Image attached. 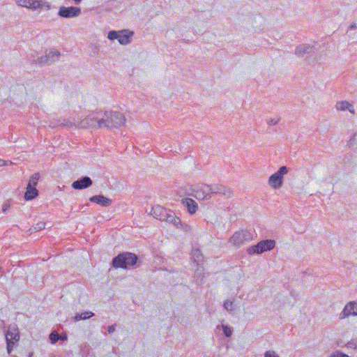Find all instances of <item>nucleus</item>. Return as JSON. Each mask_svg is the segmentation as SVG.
I'll return each mask as SVG.
<instances>
[{"instance_id": "obj_1", "label": "nucleus", "mask_w": 357, "mask_h": 357, "mask_svg": "<svg viewBox=\"0 0 357 357\" xmlns=\"http://www.w3.org/2000/svg\"><path fill=\"white\" fill-rule=\"evenodd\" d=\"M138 257L130 252H125L119 254L112 261V266L115 268L127 269L137 264Z\"/></svg>"}, {"instance_id": "obj_2", "label": "nucleus", "mask_w": 357, "mask_h": 357, "mask_svg": "<svg viewBox=\"0 0 357 357\" xmlns=\"http://www.w3.org/2000/svg\"><path fill=\"white\" fill-rule=\"evenodd\" d=\"M104 119L102 112H93L77 123L78 128H101Z\"/></svg>"}, {"instance_id": "obj_3", "label": "nucleus", "mask_w": 357, "mask_h": 357, "mask_svg": "<svg viewBox=\"0 0 357 357\" xmlns=\"http://www.w3.org/2000/svg\"><path fill=\"white\" fill-rule=\"evenodd\" d=\"M104 123L102 128H118L125 123L126 118L119 112H102Z\"/></svg>"}, {"instance_id": "obj_4", "label": "nucleus", "mask_w": 357, "mask_h": 357, "mask_svg": "<svg viewBox=\"0 0 357 357\" xmlns=\"http://www.w3.org/2000/svg\"><path fill=\"white\" fill-rule=\"evenodd\" d=\"M275 246V241L272 239L263 240L257 244L250 246L247 249L249 255L261 254L266 251L273 250Z\"/></svg>"}, {"instance_id": "obj_5", "label": "nucleus", "mask_w": 357, "mask_h": 357, "mask_svg": "<svg viewBox=\"0 0 357 357\" xmlns=\"http://www.w3.org/2000/svg\"><path fill=\"white\" fill-rule=\"evenodd\" d=\"M289 172V168L282 166L279 169L272 174L268 181V185L273 189H279L283 184L284 176Z\"/></svg>"}, {"instance_id": "obj_6", "label": "nucleus", "mask_w": 357, "mask_h": 357, "mask_svg": "<svg viewBox=\"0 0 357 357\" xmlns=\"http://www.w3.org/2000/svg\"><path fill=\"white\" fill-rule=\"evenodd\" d=\"M133 36L132 31L122 30L121 31H110L108 33L107 38L111 40L117 39L121 45H128L131 42V37Z\"/></svg>"}, {"instance_id": "obj_7", "label": "nucleus", "mask_w": 357, "mask_h": 357, "mask_svg": "<svg viewBox=\"0 0 357 357\" xmlns=\"http://www.w3.org/2000/svg\"><path fill=\"white\" fill-rule=\"evenodd\" d=\"M20 340V333L17 328L10 326L6 333V349L10 354L13 351V346L18 342Z\"/></svg>"}, {"instance_id": "obj_8", "label": "nucleus", "mask_w": 357, "mask_h": 357, "mask_svg": "<svg viewBox=\"0 0 357 357\" xmlns=\"http://www.w3.org/2000/svg\"><path fill=\"white\" fill-rule=\"evenodd\" d=\"M252 239V234L250 231L244 230L235 232L229 238V242L236 247H240Z\"/></svg>"}, {"instance_id": "obj_9", "label": "nucleus", "mask_w": 357, "mask_h": 357, "mask_svg": "<svg viewBox=\"0 0 357 357\" xmlns=\"http://www.w3.org/2000/svg\"><path fill=\"white\" fill-rule=\"evenodd\" d=\"M61 54L58 50H51L45 55L41 56L33 60V62L38 63L40 66L51 65L55 61H58Z\"/></svg>"}, {"instance_id": "obj_10", "label": "nucleus", "mask_w": 357, "mask_h": 357, "mask_svg": "<svg viewBox=\"0 0 357 357\" xmlns=\"http://www.w3.org/2000/svg\"><path fill=\"white\" fill-rule=\"evenodd\" d=\"M81 13V9L78 7L70 6L65 7L61 6L59 8L58 15L63 18H70L77 17Z\"/></svg>"}, {"instance_id": "obj_11", "label": "nucleus", "mask_w": 357, "mask_h": 357, "mask_svg": "<svg viewBox=\"0 0 357 357\" xmlns=\"http://www.w3.org/2000/svg\"><path fill=\"white\" fill-rule=\"evenodd\" d=\"M211 196L213 194H220L226 197H231L233 195L231 190L222 184L208 185Z\"/></svg>"}, {"instance_id": "obj_12", "label": "nucleus", "mask_w": 357, "mask_h": 357, "mask_svg": "<svg viewBox=\"0 0 357 357\" xmlns=\"http://www.w3.org/2000/svg\"><path fill=\"white\" fill-rule=\"evenodd\" d=\"M351 315L357 316V302L351 301L347 303L340 312L339 318L343 319Z\"/></svg>"}, {"instance_id": "obj_13", "label": "nucleus", "mask_w": 357, "mask_h": 357, "mask_svg": "<svg viewBox=\"0 0 357 357\" xmlns=\"http://www.w3.org/2000/svg\"><path fill=\"white\" fill-rule=\"evenodd\" d=\"M93 184V181L90 177L86 176L75 181L72 183V187L75 190H84L90 187Z\"/></svg>"}, {"instance_id": "obj_14", "label": "nucleus", "mask_w": 357, "mask_h": 357, "mask_svg": "<svg viewBox=\"0 0 357 357\" xmlns=\"http://www.w3.org/2000/svg\"><path fill=\"white\" fill-rule=\"evenodd\" d=\"M195 197L200 200H209L211 199L208 185H203L195 190Z\"/></svg>"}, {"instance_id": "obj_15", "label": "nucleus", "mask_w": 357, "mask_h": 357, "mask_svg": "<svg viewBox=\"0 0 357 357\" xmlns=\"http://www.w3.org/2000/svg\"><path fill=\"white\" fill-rule=\"evenodd\" d=\"M169 210L160 206L157 205L152 208L151 215L156 219L160 220V221H164L167 219V215L169 213Z\"/></svg>"}, {"instance_id": "obj_16", "label": "nucleus", "mask_w": 357, "mask_h": 357, "mask_svg": "<svg viewBox=\"0 0 357 357\" xmlns=\"http://www.w3.org/2000/svg\"><path fill=\"white\" fill-rule=\"evenodd\" d=\"M314 46L309 44H301L296 47L295 54L298 57L310 54L313 52Z\"/></svg>"}, {"instance_id": "obj_17", "label": "nucleus", "mask_w": 357, "mask_h": 357, "mask_svg": "<svg viewBox=\"0 0 357 357\" xmlns=\"http://www.w3.org/2000/svg\"><path fill=\"white\" fill-rule=\"evenodd\" d=\"M90 202L99 204L102 206H109L112 204V200L102 195H94L89 198Z\"/></svg>"}, {"instance_id": "obj_18", "label": "nucleus", "mask_w": 357, "mask_h": 357, "mask_svg": "<svg viewBox=\"0 0 357 357\" xmlns=\"http://www.w3.org/2000/svg\"><path fill=\"white\" fill-rule=\"evenodd\" d=\"M31 6L29 9L36 10L38 9H45L48 10L50 9V6L48 2L43 0H31Z\"/></svg>"}, {"instance_id": "obj_19", "label": "nucleus", "mask_w": 357, "mask_h": 357, "mask_svg": "<svg viewBox=\"0 0 357 357\" xmlns=\"http://www.w3.org/2000/svg\"><path fill=\"white\" fill-rule=\"evenodd\" d=\"M191 259L196 266L202 264L204 261V256L201 250L198 248L193 249L191 252Z\"/></svg>"}, {"instance_id": "obj_20", "label": "nucleus", "mask_w": 357, "mask_h": 357, "mask_svg": "<svg viewBox=\"0 0 357 357\" xmlns=\"http://www.w3.org/2000/svg\"><path fill=\"white\" fill-rule=\"evenodd\" d=\"M183 204L187 207L188 212L190 214L196 213L198 205L197 203L191 198H185L182 200Z\"/></svg>"}, {"instance_id": "obj_21", "label": "nucleus", "mask_w": 357, "mask_h": 357, "mask_svg": "<svg viewBox=\"0 0 357 357\" xmlns=\"http://www.w3.org/2000/svg\"><path fill=\"white\" fill-rule=\"evenodd\" d=\"M164 221L172 224L176 228H179L180 226H181V221L180 218L176 216L175 213L170 210L169 211V213L167 215V219H165Z\"/></svg>"}, {"instance_id": "obj_22", "label": "nucleus", "mask_w": 357, "mask_h": 357, "mask_svg": "<svg viewBox=\"0 0 357 357\" xmlns=\"http://www.w3.org/2000/svg\"><path fill=\"white\" fill-rule=\"evenodd\" d=\"M335 107L337 110H349L351 114L355 113V110L353 107V105L346 100L337 102L335 105Z\"/></svg>"}, {"instance_id": "obj_23", "label": "nucleus", "mask_w": 357, "mask_h": 357, "mask_svg": "<svg viewBox=\"0 0 357 357\" xmlns=\"http://www.w3.org/2000/svg\"><path fill=\"white\" fill-rule=\"evenodd\" d=\"M38 191L35 187L27 185L24 198L26 200H32L38 196Z\"/></svg>"}, {"instance_id": "obj_24", "label": "nucleus", "mask_w": 357, "mask_h": 357, "mask_svg": "<svg viewBox=\"0 0 357 357\" xmlns=\"http://www.w3.org/2000/svg\"><path fill=\"white\" fill-rule=\"evenodd\" d=\"M94 315V313L90 311L84 312L82 313H77L74 317L75 321H78L89 319Z\"/></svg>"}, {"instance_id": "obj_25", "label": "nucleus", "mask_w": 357, "mask_h": 357, "mask_svg": "<svg viewBox=\"0 0 357 357\" xmlns=\"http://www.w3.org/2000/svg\"><path fill=\"white\" fill-rule=\"evenodd\" d=\"M195 278H196L197 280H202L204 278V268L202 264H200L199 266H197V268L195 272Z\"/></svg>"}, {"instance_id": "obj_26", "label": "nucleus", "mask_w": 357, "mask_h": 357, "mask_svg": "<svg viewBox=\"0 0 357 357\" xmlns=\"http://www.w3.org/2000/svg\"><path fill=\"white\" fill-rule=\"evenodd\" d=\"M39 178H40V174L39 173H35L33 174L30 179H29V183H28V186H32V187H35L38 184V181L39 180Z\"/></svg>"}, {"instance_id": "obj_27", "label": "nucleus", "mask_w": 357, "mask_h": 357, "mask_svg": "<svg viewBox=\"0 0 357 357\" xmlns=\"http://www.w3.org/2000/svg\"><path fill=\"white\" fill-rule=\"evenodd\" d=\"M45 225L46 224L44 222H39L36 223V225H33L29 229V231L31 233L40 231V230L45 229Z\"/></svg>"}, {"instance_id": "obj_28", "label": "nucleus", "mask_w": 357, "mask_h": 357, "mask_svg": "<svg viewBox=\"0 0 357 357\" xmlns=\"http://www.w3.org/2000/svg\"><path fill=\"white\" fill-rule=\"evenodd\" d=\"M15 1L18 6L29 8L31 6V0H15Z\"/></svg>"}, {"instance_id": "obj_29", "label": "nucleus", "mask_w": 357, "mask_h": 357, "mask_svg": "<svg viewBox=\"0 0 357 357\" xmlns=\"http://www.w3.org/2000/svg\"><path fill=\"white\" fill-rule=\"evenodd\" d=\"M357 144V133H354L347 143L349 148H353Z\"/></svg>"}, {"instance_id": "obj_30", "label": "nucleus", "mask_w": 357, "mask_h": 357, "mask_svg": "<svg viewBox=\"0 0 357 357\" xmlns=\"http://www.w3.org/2000/svg\"><path fill=\"white\" fill-rule=\"evenodd\" d=\"M224 307L225 310H227L229 312H232L235 310L234 303L229 300L226 301L224 303Z\"/></svg>"}, {"instance_id": "obj_31", "label": "nucleus", "mask_w": 357, "mask_h": 357, "mask_svg": "<svg viewBox=\"0 0 357 357\" xmlns=\"http://www.w3.org/2000/svg\"><path fill=\"white\" fill-rule=\"evenodd\" d=\"M60 125L63 126V127H69V128L75 127V128H77V123L76 124L75 123L71 122L69 120H66V119H63V122L61 123Z\"/></svg>"}, {"instance_id": "obj_32", "label": "nucleus", "mask_w": 357, "mask_h": 357, "mask_svg": "<svg viewBox=\"0 0 357 357\" xmlns=\"http://www.w3.org/2000/svg\"><path fill=\"white\" fill-rule=\"evenodd\" d=\"M222 327L223 333L226 337H229L232 335V330L229 326L227 325H222Z\"/></svg>"}, {"instance_id": "obj_33", "label": "nucleus", "mask_w": 357, "mask_h": 357, "mask_svg": "<svg viewBox=\"0 0 357 357\" xmlns=\"http://www.w3.org/2000/svg\"><path fill=\"white\" fill-rule=\"evenodd\" d=\"M328 357H349L347 354L339 351L336 350L333 352Z\"/></svg>"}, {"instance_id": "obj_34", "label": "nucleus", "mask_w": 357, "mask_h": 357, "mask_svg": "<svg viewBox=\"0 0 357 357\" xmlns=\"http://www.w3.org/2000/svg\"><path fill=\"white\" fill-rule=\"evenodd\" d=\"M346 347L349 349H357V340H351L346 344Z\"/></svg>"}, {"instance_id": "obj_35", "label": "nucleus", "mask_w": 357, "mask_h": 357, "mask_svg": "<svg viewBox=\"0 0 357 357\" xmlns=\"http://www.w3.org/2000/svg\"><path fill=\"white\" fill-rule=\"evenodd\" d=\"M50 339L52 343H56L59 340V337L56 333L52 332L50 335Z\"/></svg>"}, {"instance_id": "obj_36", "label": "nucleus", "mask_w": 357, "mask_h": 357, "mask_svg": "<svg viewBox=\"0 0 357 357\" xmlns=\"http://www.w3.org/2000/svg\"><path fill=\"white\" fill-rule=\"evenodd\" d=\"M280 117H278L276 119H273V118H271V119H267V123L269 125V126H273V125H276L278 123V122L280 121Z\"/></svg>"}, {"instance_id": "obj_37", "label": "nucleus", "mask_w": 357, "mask_h": 357, "mask_svg": "<svg viewBox=\"0 0 357 357\" xmlns=\"http://www.w3.org/2000/svg\"><path fill=\"white\" fill-rule=\"evenodd\" d=\"M116 324H112V325H111V326H109L107 327V331H108V333H114V332L115 331V330H116Z\"/></svg>"}, {"instance_id": "obj_38", "label": "nucleus", "mask_w": 357, "mask_h": 357, "mask_svg": "<svg viewBox=\"0 0 357 357\" xmlns=\"http://www.w3.org/2000/svg\"><path fill=\"white\" fill-rule=\"evenodd\" d=\"M10 205L9 203L6 202V203H4L2 206V211L3 213H6V211L9 209Z\"/></svg>"}, {"instance_id": "obj_39", "label": "nucleus", "mask_w": 357, "mask_h": 357, "mask_svg": "<svg viewBox=\"0 0 357 357\" xmlns=\"http://www.w3.org/2000/svg\"><path fill=\"white\" fill-rule=\"evenodd\" d=\"M6 165V162L3 160L0 159V167L4 166Z\"/></svg>"}, {"instance_id": "obj_40", "label": "nucleus", "mask_w": 357, "mask_h": 357, "mask_svg": "<svg viewBox=\"0 0 357 357\" xmlns=\"http://www.w3.org/2000/svg\"><path fill=\"white\" fill-rule=\"evenodd\" d=\"M356 27H357V26H356V24H355V23H353V24H351L349 26V28H350V29H355V28H356Z\"/></svg>"}, {"instance_id": "obj_41", "label": "nucleus", "mask_w": 357, "mask_h": 357, "mask_svg": "<svg viewBox=\"0 0 357 357\" xmlns=\"http://www.w3.org/2000/svg\"><path fill=\"white\" fill-rule=\"evenodd\" d=\"M73 1H74L75 3H76V4H79L82 1V0H73Z\"/></svg>"}, {"instance_id": "obj_42", "label": "nucleus", "mask_w": 357, "mask_h": 357, "mask_svg": "<svg viewBox=\"0 0 357 357\" xmlns=\"http://www.w3.org/2000/svg\"><path fill=\"white\" fill-rule=\"evenodd\" d=\"M3 273V268L0 267V274H2Z\"/></svg>"}, {"instance_id": "obj_43", "label": "nucleus", "mask_w": 357, "mask_h": 357, "mask_svg": "<svg viewBox=\"0 0 357 357\" xmlns=\"http://www.w3.org/2000/svg\"><path fill=\"white\" fill-rule=\"evenodd\" d=\"M61 340H66V336L65 335L64 337H61Z\"/></svg>"}]
</instances>
